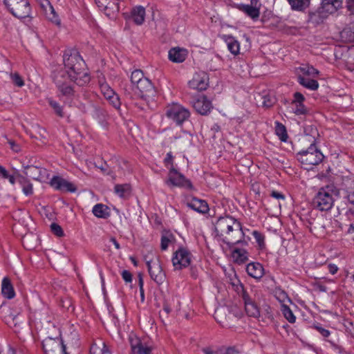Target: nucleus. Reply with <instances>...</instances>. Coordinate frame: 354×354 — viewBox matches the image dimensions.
<instances>
[{
    "mask_svg": "<svg viewBox=\"0 0 354 354\" xmlns=\"http://www.w3.org/2000/svg\"><path fill=\"white\" fill-rule=\"evenodd\" d=\"M67 80L79 86H84L90 81L85 63L77 53L64 55V68L55 76V84L61 93L69 97L74 91L73 87L66 82Z\"/></svg>",
    "mask_w": 354,
    "mask_h": 354,
    "instance_id": "obj_1",
    "label": "nucleus"
},
{
    "mask_svg": "<svg viewBox=\"0 0 354 354\" xmlns=\"http://www.w3.org/2000/svg\"><path fill=\"white\" fill-rule=\"evenodd\" d=\"M214 231L216 236L221 237L227 244L241 243L245 235L241 223L228 215L220 216L216 220L214 223Z\"/></svg>",
    "mask_w": 354,
    "mask_h": 354,
    "instance_id": "obj_2",
    "label": "nucleus"
},
{
    "mask_svg": "<svg viewBox=\"0 0 354 354\" xmlns=\"http://www.w3.org/2000/svg\"><path fill=\"white\" fill-rule=\"evenodd\" d=\"M297 158L305 169L310 170L322 161L324 155L315 144L312 143L307 149L298 152Z\"/></svg>",
    "mask_w": 354,
    "mask_h": 354,
    "instance_id": "obj_3",
    "label": "nucleus"
},
{
    "mask_svg": "<svg viewBox=\"0 0 354 354\" xmlns=\"http://www.w3.org/2000/svg\"><path fill=\"white\" fill-rule=\"evenodd\" d=\"M336 190L333 187L326 186L321 188L313 199V205L320 211H328L333 206Z\"/></svg>",
    "mask_w": 354,
    "mask_h": 354,
    "instance_id": "obj_4",
    "label": "nucleus"
},
{
    "mask_svg": "<svg viewBox=\"0 0 354 354\" xmlns=\"http://www.w3.org/2000/svg\"><path fill=\"white\" fill-rule=\"evenodd\" d=\"M42 347L45 354H77L68 351V348L59 337H46L42 342Z\"/></svg>",
    "mask_w": 354,
    "mask_h": 354,
    "instance_id": "obj_5",
    "label": "nucleus"
},
{
    "mask_svg": "<svg viewBox=\"0 0 354 354\" xmlns=\"http://www.w3.org/2000/svg\"><path fill=\"white\" fill-rule=\"evenodd\" d=\"M148 271L151 278L158 284H162L165 279V274L162 270L160 261L156 256L152 255L151 258L145 257Z\"/></svg>",
    "mask_w": 354,
    "mask_h": 354,
    "instance_id": "obj_6",
    "label": "nucleus"
},
{
    "mask_svg": "<svg viewBox=\"0 0 354 354\" xmlns=\"http://www.w3.org/2000/svg\"><path fill=\"white\" fill-rule=\"evenodd\" d=\"M166 115L176 124H180L189 118L190 113L189 110L182 105L174 103L167 107Z\"/></svg>",
    "mask_w": 354,
    "mask_h": 354,
    "instance_id": "obj_7",
    "label": "nucleus"
},
{
    "mask_svg": "<svg viewBox=\"0 0 354 354\" xmlns=\"http://www.w3.org/2000/svg\"><path fill=\"white\" fill-rule=\"evenodd\" d=\"M192 260V253L187 248L180 247L174 252L171 261L175 270H182L188 267Z\"/></svg>",
    "mask_w": 354,
    "mask_h": 354,
    "instance_id": "obj_8",
    "label": "nucleus"
},
{
    "mask_svg": "<svg viewBox=\"0 0 354 354\" xmlns=\"http://www.w3.org/2000/svg\"><path fill=\"white\" fill-rule=\"evenodd\" d=\"M342 6V0H322L317 9V13L322 18L335 13Z\"/></svg>",
    "mask_w": 354,
    "mask_h": 354,
    "instance_id": "obj_9",
    "label": "nucleus"
},
{
    "mask_svg": "<svg viewBox=\"0 0 354 354\" xmlns=\"http://www.w3.org/2000/svg\"><path fill=\"white\" fill-rule=\"evenodd\" d=\"M121 0H95L100 10L111 19L116 17L119 12V2Z\"/></svg>",
    "mask_w": 354,
    "mask_h": 354,
    "instance_id": "obj_10",
    "label": "nucleus"
},
{
    "mask_svg": "<svg viewBox=\"0 0 354 354\" xmlns=\"http://www.w3.org/2000/svg\"><path fill=\"white\" fill-rule=\"evenodd\" d=\"M188 84L190 88L200 91H205L209 85V76L203 71L196 73L194 75Z\"/></svg>",
    "mask_w": 354,
    "mask_h": 354,
    "instance_id": "obj_11",
    "label": "nucleus"
},
{
    "mask_svg": "<svg viewBox=\"0 0 354 354\" xmlns=\"http://www.w3.org/2000/svg\"><path fill=\"white\" fill-rule=\"evenodd\" d=\"M129 340L131 348V354L151 353V347L142 342L136 335L131 334Z\"/></svg>",
    "mask_w": 354,
    "mask_h": 354,
    "instance_id": "obj_12",
    "label": "nucleus"
},
{
    "mask_svg": "<svg viewBox=\"0 0 354 354\" xmlns=\"http://www.w3.org/2000/svg\"><path fill=\"white\" fill-rule=\"evenodd\" d=\"M305 97L299 92L293 95V100L290 103L292 113L296 115H305L308 113V108L304 105Z\"/></svg>",
    "mask_w": 354,
    "mask_h": 354,
    "instance_id": "obj_13",
    "label": "nucleus"
},
{
    "mask_svg": "<svg viewBox=\"0 0 354 354\" xmlns=\"http://www.w3.org/2000/svg\"><path fill=\"white\" fill-rule=\"evenodd\" d=\"M167 184L169 185L187 188H190L192 187L190 181L186 179L174 168H170L169 169V178L167 180Z\"/></svg>",
    "mask_w": 354,
    "mask_h": 354,
    "instance_id": "obj_14",
    "label": "nucleus"
},
{
    "mask_svg": "<svg viewBox=\"0 0 354 354\" xmlns=\"http://www.w3.org/2000/svg\"><path fill=\"white\" fill-rule=\"evenodd\" d=\"M36 1L39 4L46 17L52 23L59 26L61 24L60 19L50 1L48 0H36Z\"/></svg>",
    "mask_w": 354,
    "mask_h": 354,
    "instance_id": "obj_15",
    "label": "nucleus"
},
{
    "mask_svg": "<svg viewBox=\"0 0 354 354\" xmlns=\"http://www.w3.org/2000/svg\"><path fill=\"white\" fill-rule=\"evenodd\" d=\"M50 185L56 190L61 192H75L77 189L73 183L59 176H53L50 181Z\"/></svg>",
    "mask_w": 354,
    "mask_h": 354,
    "instance_id": "obj_16",
    "label": "nucleus"
},
{
    "mask_svg": "<svg viewBox=\"0 0 354 354\" xmlns=\"http://www.w3.org/2000/svg\"><path fill=\"white\" fill-rule=\"evenodd\" d=\"M242 298L244 301L245 310L248 315L253 317H259L261 313L259 307L250 295L244 290H243Z\"/></svg>",
    "mask_w": 354,
    "mask_h": 354,
    "instance_id": "obj_17",
    "label": "nucleus"
},
{
    "mask_svg": "<svg viewBox=\"0 0 354 354\" xmlns=\"http://www.w3.org/2000/svg\"><path fill=\"white\" fill-rule=\"evenodd\" d=\"M10 12L17 18H26L30 13L28 0H17L16 6L10 7Z\"/></svg>",
    "mask_w": 354,
    "mask_h": 354,
    "instance_id": "obj_18",
    "label": "nucleus"
},
{
    "mask_svg": "<svg viewBox=\"0 0 354 354\" xmlns=\"http://www.w3.org/2000/svg\"><path fill=\"white\" fill-rule=\"evenodd\" d=\"M25 169L27 170L26 174L29 175V176L34 180L44 182L49 177L48 171L45 168L36 166H27Z\"/></svg>",
    "mask_w": 354,
    "mask_h": 354,
    "instance_id": "obj_19",
    "label": "nucleus"
},
{
    "mask_svg": "<svg viewBox=\"0 0 354 354\" xmlns=\"http://www.w3.org/2000/svg\"><path fill=\"white\" fill-rule=\"evenodd\" d=\"M193 107L201 115H207L212 109V104L210 100L203 95L193 102Z\"/></svg>",
    "mask_w": 354,
    "mask_h": 354,
    "instance_id": "obj_20",
    "label": "nucleus"
},
{
    "mask_svg": "<svg viewBox=\"0 0 354 354\" xmlns=\"http://www.w3.org/2000/svg\"><path fill=\"white\" fill-rule=\"evenodd\" d=\"M137 88L142 93V97H149L154 95L156 91L151 81L144 77L137 85Z\"/></svg>",
    "mask_w": 354,
    "mask_h": 354,
    "instance_id": "obj_21",
    "label": "nucleus"
},
{
    "mask_svg": "<svg viewBox=\"0 0 354 354\" xmlns=\"http://www.w3.org/2000/svg\"><path fill=\"white\" fill-rule=\"evenodd\" d=\"M297 79L299 77H315L319 75V71L308 64H302L295 69Z\"/></svg>",
    "mask_w": 354,
    "mask_h": 354,
    "instance_id": "obj_22",
    "label": "nucleus"
},
{
    "mask_svg": "<svg viewBox=\"0 0 354 354\" xmlns=\"http://www.w3.org/2000/svg\"><path fill=\"white\" fill-rule=\"evenodd\" d=\"M168 56L170 61L181 63L185 60L187 56V51L184 48L176 47L169 50Z\"/></svg>",
    "mask_w": 354,
    "mask_h": 354,
    "instance_id": "obj_23",
    "label": "nucleus"
},
{
    "mask_svg": "<svg viewBox=\"0 0 354 354\" xmlns=\"http://www.w3.org/2000/svg\"><path fill=\"white\" fill-rule=\"evenodd\" d=\"M187 206L193 210L205 214L209 211V206L206 201L196 198H192L187 203Z\"/></svg>",
    "mask_w": 354,
    "mask_h": 354,
    "instance_id": "obj_24",
    "label": "nucleus"
},
{
    "mask_svg": "<svg viewBox=\"0 0 354 354\" xmlns=\"http://www.w3.org/2000/svg\"><path fill=\"white\" fill-rule=\"evenodd\" d=\"M246 271L248 274L254 278L259 279L264 274V269L259 263H250L247 266Z\"/></svg>",
    "mask_w": 354,
    "mask_h": 354,
    "instance_id": "obj_25",
    "label": "nucleus"
},
{
    "mask_svg": "<svg viewBox=\"0 0 354 354\" xmlns=\"http://www.w3.org/2000/svg\"><path fill=\"white\" fill-rule=\"evenodd\" d=\"M1 293L5 298L12 299L15 296L13 286L8 277H4L1 282Z\"/></svg>",
    "mask_w": 354,
    "mask_h": 354,
    "instance_id": "obj_26",
    "label": "nucleus"
},
{
    "mask_svg": "<svg viewBox=\"0 0 354 354\" xmlns=\"http://www.w3.org/2000/svg\"><path fill=\"white\" fill-rule=\"evenodd\" d=\"M232 257L234 262L241 264L248 260V253L244 248H234L232 251Z\"/></svg>",
    "mask_w": 354,
    "mask_h": 354,
    "instance_id": "obj_27",
    "label": "nucleus"
},
{
    "mask_svg": "<svg viewBox=\"0 0 354 354\" xmlns=\"http://www.w3.org/2000/svg\"><path fill=\"white\" fill-rule=\"evenodd\" d=\"M131 18L137 25L143 24L145 18V9L142 6H136L131 10Z\"/></svg>",
    "mask_w": 354,
    "mask_h": 354,
    "instance_id": "obj_28",
    "label": "nucleus"
},
{
    "mask_svg": "<svg viewBox=\"0 0 354 354\" xmlns=\"http://www.w3.org/2000/svg\"><path fill=\"white\" fill-rule=\"evenodd\" d=\"M18 182L21 185L23 193L26 196H30L33 194V185L26 177L18 174Z\"/></svg>",
    "mask_w": 354,
    "mask_h": 354,
    "instance_id": "obj_29",
    "label": "nucleus"
},
{
    "mask_svg": "<svg viewBox=\"0 0 354 354\" xmlns=\"http://www.w3.org/2000/svg\"><path fill=\"white\" fill-rule=\"evenodd\" d=\"M92 212L96 217L100 218H106L110 215L109 207L102 203H98L94 205Z\"/></svg>",
    "mask_w": 354,
    "mask_h": 354,
    "instance_id": "obj_30",
    "label": "nucleus"
},
{
    "mask_svg": "<svg viewBox=\"0 0 354 354\" xmlns=\"http://www.w3.org/2000/svg\"><path fill=\"white\" fill-rule=\"evenodd\" d=\"M238 8L239 10L243 12L253 19H257L259 17V8H256L255 6H251L247 4H241Z\"/></svg>",
    "mask_w": 354,
    "mask_h": 354,
    "instance_id": "obj_31",
    "label": "nucleus"
},
{
    "mask_svg": "<svg viewBox=\"0 0 354 354\" xmlns=\"http://www.w3.org/2000/svg\"><path fill=\"white\" fill-rule=\"evenodd\" d=\"M273 294L274 297L281 304V307L292 303L287 293L280 288H276L273 291Z\"/></svg>",
    "mask_w": 354,
    "mask_h": 354,
    "instance_id": "obj_32",
    "label": "nucleus"
},
{
    "mask_svg": "<svg viewBox=\"0 0 354 354\" xmlns=\"http://www.w3.org/2000/svg\"><path fill=\"white\" fill-rule=\"evenodd\" d=\"M90 354H111L102 340L95 342L91 346Z\"/></svg>",
    "mask_w": 354,
    "mask_h": 354,
    "instance_id": "obj_33",
    "label": "nucleus"
},
{
    "mask_svg": "<svg viewBox=\"0 0 354 354\" xmlns=\"http://www.w3.org/2000/svg\"><path fill=\"white\" fill-rule=\"evenodd\" d=\"M226 310L223 308H217L214 313L215 319L223 326L227 327L230 326L226 316Z\"/></svg>",
    "mask_w": 354,
    "mask_h": 354,
    "instance_id": "obj_34",
    "label": "nucleus"
},
{
    "mask_svg": "<svg viewBox=\"0 0 354 354\" xmlns=\"http://www.w3.org/2000/svg\"><path fill=\"white\" fill-rule=\"evenodd\" d=\"M313 77H299L298 82L304 87L311 91H316L319 88V83L317 81L313 79Z\"/></svg>",
    "mask_w": 354,
    "mask_h": 354,
    "instance_id": "obj_35",
    "label": "nucleus"
},
{
    "mask_svg": "<svg viewBox=\"0 0 354 354\" xmlns=\"http://www.w3.org/2000/svg\"><path fill=\"white\" fill-rule=\"evenodd\" d=\"M226 44L227 46L228 50L234 55H236L239 53L240 50V45L239 41L235 39L234 37L229 36L227 37Z\"/></svg>",
    "mask_w": 354,
    "mask_h": 354,
    "instance_id": "obj_36",
    "label": "nucleus"
},
{
    "mask_svg": "<svg viewBox=\"0 0 354 354\" xmlns=\"http://www.w3.org/2000/svg\"><path fill=\"white\" fill-rule=\"evenodd\" d=\"M5 321L10 327L16 328L15 332H18L17 330V327L23 324L19 315H8L5 317Z\"/></svg>",
    "mask_w": 354,
    "mask_h": 354,
    "instance_id": "obj_37",
    "label": "nucleus"
},
{
    "mask_svg": "<svg viewBox=\"0 0 354 354\" xmlns=\"http://www.w3.org/2000/svg\"><path fill=\"white\" fill-rule=\"evenodd\" d=\"M292 9L296 10H302L307 8L310 3V0H288Z\"/></svg>",
    "mask_w": 354,
    "mask_h": 354,
    "instance_id": "obj_38",
    "label": "nucleus"
},
{
    "mask_svg": "<svg viewBox=\"0 0 354 354\" xmlns=\"http://www.w3.org/2000/svg\"><path fill=\"white\" fill-rule=\"evenodd\" d=\"M114 191L120 197H125L130 194L131 187L128 184L116 185Z\"/></svg>",
    "mask_w": 354,
    "mask_h": 354,
    "instance_id": "obj_39",
    "label": "nucleus"
},
{
    "mask_svg": "<svg viewBox=\"0 0 354 354\" xmlns=\"http://www.w3.org/2000/svg\"><path fill=\"white\" fill-rule=\"evenodd\" d=\"M275 133L279 137L281 141H286L288 138L286 127L279 122H275Z\"/></svg>",
    "mask_w": 354,
    "mask_h": 354,
    "instance_id": "obj_40",
    "label": "nucleus"
},
{
    "mask_svg": "<svg viewBox=\"0 0 354 354\" xmlns=\"http://www.w3.org/2000/svg\"><path fill=\"white\" fill-rule=\"evenodd\" d=\"M289 304L284 305L281 307V312L284 316V317L290 322L295 323L296 321V317L294 315L292 311L289 308Z\"/></svg>",
    "mask_w": 354,
    "mask_h": 354,
    "instance_id": "obj_41",
    "label": "nucleus"
},
{
    "mask_svg": "<svg viewBox=\"0 0 354 354\" xmlns=\"http://www.w3.org/2000/svg\"><path fill=\"white\" fill-rule=\"evenodd\" d=\"M174 240V236L171 233L167 232L162 234L161 237L160 247L162 250L168 248L169 244Z\"/></svg>",
    "mask_w": 354,
    "mask_h": 354,
    "instance_id": "obj_42",
    "label": "nucleus"
},
{
    "mask_svg": "<svg viewBox=\"0 0 354 354\" xmlns=\"http://www.w3.org/2000/svg\"><path fill=\"white\" fill-rule=\"evenodd\" d=\"M144 77L142 71L137 69L131 73V82L133 85L136 86Z\"/></svg>",
    "mask_w": 354,
    "mask_h": 354,
    "instance_id": "obj_43",
    "label": "nucleus"
},
{
    "mask_svg": "<svg viewBox=\"0 0 354 354\" xmlns=\"http://www.w3.org/2000/svg\"><path fill=\"white\" fill-rule=\"evenodd\" d=\"M10 76L12 83L15 86L22 87L24 85V80L18 73H10Z\"/></svg>",
    "mask_w": 354,
    "mask_h": 354,
    "instance_id": "obj_44",
    "label": "nucleus"
},
{
    "mask_svg": "<svg viewBox=\"0 0 354 354\" xmlns=\"http://www.w3.org/2000/svg\"><path fill=\"white\" fill-rule=\"evenodd\" d=\"M346 198L354 205V180L351 181L350 185L346 188Z\"/></svg>",
    "mask_w": 354,
    "mask_h": 354,
    "instance_id": "obj_45",
    "label": "nucleus"
},
{
    "mask_svg": "<svg viewBox=\"0 0 354 354\" xmlns=\"http://www.w3.org/2000/svg\"><path fill=\"white\" fill-rule=\"evenodd\" d=\"M48 103L50 106L54 109L55 112L59 117L64 116V113L62 111V107L57 103V102L53 100L52 99L48 100Z\"/></svg>",
    "mask_w": 354,
    "mask_h": 354,
    "instance_id": "obj_46",
    "label": "nucleus"
},
{
    "mask_svg": "<svg viewBox=\"0 0 354 354\" xmlns=\"http://www.w3.org/2000/svg\"><path fill=\"white\" fill-rule=\"evenodd\" d=\"M50 229L53 233L58 237H62L64 236V231L59 225L53 223L50 225Z\"/></svg>",
    "mask_w": 354,
    "mask_h": 354,
    "instance_id": "obj_47",
    "label": "nucleus"
},
{
    "mask_svg": "<svg viewBox=\"0 0 354 354\" xmlns=\"http://www.w3.org/2000/svg\"><path fill=\"white\" fill-rule=\"evenodd\" d=\"M252 235L260 247L264 245V236L258 231H253Z\"/></svg>",
    "mask_w": 354,
    "mask_h": 354,
    "instance_id": "obj_48",
    "label": "nucleus"
},
{
    "mask_svg": "<svg viewBox=\"0 0 354 354\" xmlns=\"http://www.w3.org/2000/svg\"><path fill=\"white\" fill-rule=\"evenodd\" d=\"M108 101L115 109H119L120 108L121 102L117 94L113 95Z\"/></svg>",
    "mask_w": 354,
    "mask_h": 354,
    "instance_id": "obj_49",
    "label": "nucleus"
},
{
    "mask_svg": "<svg viewBox=\"0 0 354 354\" xmlns=\"http://www.w3.org/2000/svg\"><path fill=\"white\" fill-rule=\"evenodd\" d=\"M263 99L262 104L266 108L271 107L275 102L274 98L269 95H264Z\"/></svg>",
    "mask_w": 354,
    "mask_h": 354,
    "instance_id": "obj_50",
    "label": "nucleus"
},
{
    "mask_svg": "<svg viewBox=\"0 0 354 354\" xmlns=\"http://www.w3.org/2000/svg\"><path fill=\"white\" fill-rule=\"evenodd\" d=\"M216 354H240V352L234 347H229L225 350H221Z\"/></svg>",
    "mask_w": 354,
    "mask_h": 354,
    "instance_id": "obj_51",
    "label": "nucleus"
},
{
    "mask_svg": "<svg viewBox=\"0 0 354 354\" xmlns=\"http://www.w3.org/2000/svg\"><path fill=\"white\" fill-rule=\"evenodd\" d=\"M165 164L167 167L173 168V156L171 152L167 153L165 158Z\"/></svg>",
    "mask_w": 354,
    "mask_h": 354,
    "instance_id": "obj_52",
    "label": "nucleus"
},
{
    "mask_svg": "<svg viewBox=\"0 0 354 354\" xmlns=\"http://www.w3.org/2000/svg\"><path fill=\"white\" fill-rule=\"evenodd\" d=\"M315 328L324 337H328L330 335V332L328 330L320 326H315Z\"/></svg>",
    "mask_w": 354,
    "mask_h": 354,
    "instance_id": "obj_53",
    "label": "nucleus"
},
{
    "mask_svg": "<svg viewBox=\"0 0 354 354\" xmlns=\"http://www.w3.org/2000/svg\"><path fill=\"white\" fill-rule=\"evenodd\" d=\"M262 313L265 314L266 317H267L268 319H270L272 317V312L271 308L268 305H266L263 307Z\"/></svg>",
    "mask_w": 354,
    "mask_h": 354,
    "instance_id": "obj_54",
    "label": "nucleus"
},
{
    "mask_svg": "<svg viewBox=\"0 0 354 354\" xmlns=\"http://www.w3.org/2000/svg\"><path fill=\"white\" fill-rule=\"evenodd\" d=\"M122 279L127 282L129 283L132 281V274L128 270H123L122 272Z\"/></svg>",
    "mask_w": 354,
    "mask_h": 354,
    "instance_id": "obj_55",
    "label": "nucleus"
},
{
    "mask_svg": "<svg viewBox=\"0 0 354 354\" xmlns=\"http://www.w3.org/2000/svg\"><path fill=\"white\" fill-rule=\"evenodd\" d=\"M328 270L330 274H335L337 272L339 268L335 264L330 263L328 266Z\"/></svg>",
    "mask_w": 354,
    "mask_h": 354,
    "instance_id": "obj_56",
    "label": "nucleus"
},
{
    "mask_svg": "<svg viewBox=\"0 0 354 354\" xmlns=\"http://www.w3.org/2000/svg\"><path fill=\"white\" fill-rule=\"evenodd\" d=\"M3 3L8 9L10 11V7L16 6L17 0H3Z\"/></svg>",
    "mask_w": 354,
    "mask_h": 354,
    "instance_id": "obj_57",
    "label": "nucleus"
},
{
    "mask_svg": "<svg viewBox=\"0 0 354 354\" xmlns=\"http://www.w3.org/2000/svg\"><path fill=\"white\" fill-rule=\"evenodd\" d=\"M9 175L10 174L6 168L0 165V176L4 179H7V178L9 177Z\"/></svg>",
    "mask_w": 354,
    "mask_h": 354,
    "instance_id": "obj_58",
    "label": "nucleus"
},
{
    "mask_svg": "<svg viewBox=\"0 0 354 354\" xmlns=\"http://www.w3.org/2000/svg\"><path fill=\"white\" fill-rule=\"evenodd\" d=\"M111 89L112 88L106 83H102L100 84V90L102 95H104L105 92H109Z\"/></svg>",
    "mask_w": 354,
    "mask_h": 354,
    "instance_id": "obj_59",
    "label": "nucleus"
},
{
    "mask_svg": "<svg viewBox=\"0 0 354 354\" xmlns=\"http://www.w3.org/2000/svg\"><path fill=\"white\" fill-rule=\"evenodd\" d=\"M271 196L277 199H282L283 200L285 198V196H283V194H282L280 192H275V191H273L272 193H271Z\"/></svg>",
    "mask_w": 354,
    "mask_h": 354,
    "instance_id": "obj_60",
    "label": "nucleus"
},
{
    "mask_svg": "<svg viewBox=\"0 0 354 354\" xmlns=\"http://www.w3.org/2000/svg\"><path fill=\"white\" fill-rule=\"evenodd\" d=\"M116 93L114 92V91L113 89H111V91H109V92H105V93L103 95L104 97L107 100H110L111 98V97L114 95H115Z\"/></svg>",
    "mask_w": 354,
    "mask_h": 354,
    "instance_id": "obj_61",
    "label": "nucleus"
},
{
    "mask_svg": "<svg viewBox=\"0 0 354 354\" xmlns=\"http://www.w3.org/2000/svg\"><path fill=\"white\" fill-rule=\"evenodd\" d=\"M163 310L167 314H169L171 311V307L167 301L164 303Z\"/></svg>",
    "mask_w": 354,
    "mask_h": 354,
    "instance_id": "obj_62",
    "label": "nucleus"
},
{
    "mask_svg": "<svg viewBox=\"0 0 354 354\" xmlns=\"http://www.w3.org/2000/svg\"><path fill=\"white\" fill-rule=\"evenodd\" d=\"M191 275L194 279H196L198 277V273L196 268H191Z\"/></svg>",
    "mask_w": 354,
    "mask_h": 354,
    "instance_id": "obj_63",
    "label": "nucleus"
},
{
    "mask_svg": "<svg viewBox=\"0 0 354 354\" xmlns=\"http://www.w3.org/2000/svg\"><path fill=\"white\" fill-rule=\"evenodd\" d=\"M110 241L113 243V244L114 245L117 250H119L120 248L119 243L116 241V239L114 237H111L110 239Z\"/></svg>",
    "mask_w": 354,
    "mask_h": 354,
    "instance_id": "obj_64",
    "label": "nucleus"
}]
</instances>
